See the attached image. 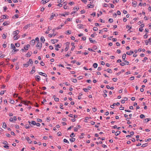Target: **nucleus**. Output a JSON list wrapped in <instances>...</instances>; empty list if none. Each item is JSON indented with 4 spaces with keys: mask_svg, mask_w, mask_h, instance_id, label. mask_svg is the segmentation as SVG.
<instances>
[{
    "mask_svg": "<svg viewBox=\"0 0 151 151\" xmlns=\"http://www.w3.org/2000/svg\"><path fill=\"white\" fill-rule=\"evenodd\" d=\"M7 127L6 124L5 122L3 123V128H5Z\"/></svg>",
    "mask_w": 151,
    "mask_h": 151,
    "instance_id": "nucleus-24",
    "label": "nucleus"
},
{
    "mask_svg": "<svg viewBox=\"0 0 151 151\" xmlns=\"http://www.w3.org/2000/svg\"><path fill=\"white\" fill-rule=\"evenodd\" d=\"M25 128L26 129H29L30 128V127L28 124H26V125Z\"/></svg>",
    "mask_w": 151,
    "mask_h": 151,
    "instance_id": "nucleus-54",
    "label": "nucleus"
},
{
    "mask_svg": "<svg viewBox=\"0 0 151 151\" xmlns=\"http://www.w3.org/2000/svg\"><path fill=\"white\" fill-rule=\"evenodd\" d=\"M132 4L133 5V6L134 7H135L136 6L137 2L136 1H134L132 2Z\"/></svg>",
    "mask_w": 151,
    "mask_h": 151,
    "instance_id": "nucleus-16",
    "label": "nucleus"
},
{
    "mask_svg": "<svg viewBox=\"0 0 151 151\" xmlns=\"http://www.w3.org/2000/svg\"><path fill=\"white\" fill-rule=\"evenodd\" d=\"M2 37H3V39H5L6 38V35L5 34H4L3 35Z\"/></svg>",
    "mask_w": 151,
    "mask_h": 151,
    "instance_id": "nucleus-56",
    "label": "nucleus"
},
{
    "mask_svg": "<svg viewBox=\"0 0 151 151\" xmlns=\"http://www.w3.org/2000/svg\"><path fill=\"white\" fill-rule=\"evenodd\" d=\"M112 80L114 82H116L117 80V79L116 78H114L112 79Z\"/></svg>",
    "mask_w": 151,
    "mask_h": 151,
    "instance_id": "nucleus-60",
    "label": "nucleus"
},
{
    "mask_svg": "<svg viewBox=\"0 0 151 151\" xmlns=\"http://www.w3.org/2000/svg\"><path fill=\"white\" fill-rule=\"evenodd\" d=\"M40 64H41V65L42 66H43L44 65H45V64L44 63H43V61H41V62L40 63Z\"/></svg>",
    "mask_w": 151,
    "mask_h": 151,
    "instance_id": "nucleus-53",
    "label": "nucleus"
},
{
    "mask_svg": "<svg viewBox=\"0 0 151 151\" xmlns=\"http://www.w3.org/2000/svg\"><path fill=\"white\" fill-rule=\"evenodd\" d=\"M151 120V119L150 118H147L145 119V122H148L149 121H150Z\"/></svg>",
    "mask_w": 151,
    "mask_h": 151,
    "instance_id": "nucleus-31",
    "label": "nucleus"
},
{
    "mask_svg": "<svg viewBox=\"0 0 151 151\" xmlns=\"http://www.w3.org/2000/svg\"><path fill=\"white\" fill-rule=\"evenodd\" d=\"M63 25H60V26L58 27L57 28V29H60L61 28V27H62Z\"/></svg>",
    "mask_w": 151,
    "mask_h": 151,
    "instance_id": "nucleus-43",
    "label": "nucleus"
},
{
    "mask_svg": "<svg viewBox=\"0 0 151 151\" xmlns=\"http://www.w3.org/2000/svg\"><path fill=\"white\" fill-rule=\"evenodd\" d=\"M42 120L40 119H37V121L38 122H42Z\"/></svg>",
    "mask_w": 151,
    "mask_h": 151,
    "instance_id": "nucleus-47",
    "label": "nucleus"
},
{
    "mask_svg": "<svg viewBox=\"0 0 151 151\" xmlns=\"http://www.w3.org/2000/svg\"><path fill=\"white\" fill-rule=\"evenodd\" d=\"M96 108H92V110L94 112H95L96 111Z\"/></svg>",
    "mask_w": 151,
    "mask_h": 151,
    "instance_id": "nucleus-59",
    "label": "nucleus"
},
{
    "mask_svg": "<svg viewBox=\"0 0 151 151\" xmlns=\"http://www.w3.org/2000/svg\"><path fill=\"white\" fill-rule=\"evenodd\" d=\"M113 19L112 18H110L109 20V21L110 23L113 22Z\"/></svg>",
    "mask_w": 151,
    "mask_h": 151,
    "instance_id": "nucleus-46",
    "label": "nucleus"
},
{
    "mask_svg": "<svg viewBox=\"0 0 151 151\" xmlns=\"http://www.w3.org/2000/svg\"><path fill=\"white\" fill-rule=\"evenodd\" d=\"M31 124H33V125H35L36 124V123L35 121H32L31 122Z\"/></svg>",
    "mask_w": 151,
    "mask_h": 151,
    "instance_id": "nucleus-44",
    "label": "nucleus"
},
{
    "mask_svg": "<svg viewBox=\"0 0 151 151\" xmlns=\"http://www.w3.org/2000/svg\"><path fill=\"white\" fill-rule=\"evenodd\" d=\"M89 119V118L88 117H85V122H87V120Z\"/></svg>",
    "mask_w": 151,
    "mask_h": 151,
    "instance_id": "nucleus-51",
    "label": "nucleus"
},
{
    "mask_svg": "<svg viewBox=\"0 0 151 151\" xmlns=\"http://www.w3.org/2000/svg\"><path fill=\"white\" fill-rule=\"evenodd\" d=\"M93 29L94 31H96L98 30V29L96 27H94L93 28Z\"/></svg>",
    "mask_w": 151,
    "mask_h": 151,
    "instance_id": "nucleus-39",
    "label": "nucleus"
},
{
    "mask_svg": "<svg viewBox=\"0 0 151 151\" xmlns=\"http://www.w3.org/2000/svg\"><path fill=\"white\" fill-rule=\"evenodd\" d=\"M104 71H106L109 73H112V70L111 69L108 68L107 70H104Z\"/></svg>",
    "mask_w": 151,
    "mask_h": 151,
    "instance_id": "nucleus-17",
    "label": "nucleus"
},
{
    "mask_svg": "<svg viewBox=\"0 0 151 151\" xmlns=\"http://www.w3.org/2000/svg\"><path fill=\"white\" fill-rule=\"evenodd\" d=\"M124 70H122L121 71H120L118 73H117V75H119L122 72H124Z\"/></svg>",
    "mask_w": 151,
    "mask_h": 151,
    "instance_id": "nucleus-30",
    "label": "nucleus"
},
{
    "mask_svg": "<svg viewBox=\"0 0 151 151\" xmlns=\"http://www.w3.org/2000/svg\"><path fill=\"white\" fill-rule=\"evenodd\" d=\"M71 33V31H70L69 30H68L66 32V33H65V34L67 35H69Z\"/></svg>",
    "mask_w": 151,
    "mask_h": 151,
    "instance_id": "nucleus-33",
    "label": "nucleus"
},
{
    "mask_svg": "<svg viewBox=\"0 0 151 151\" xmlns=\"http://www.w3.org/2000/svg\"><path fill=\"white\" fill-rule=\"evenodd\" d=\"M58 15V14H53V13L50 16V20H52L54 16H57Z\"/></svg>",
    "mask_w": 151,
    "mask_h": 151,
    "instance_id": "nucleus-6",
    "label": "nucleus"
},
{
    "mask_svg": "<svg viewBox=\"0 0 151 151\" xmlns=\"http://www.w3.org/2000/svg\"><path fill=\"white\" fill-rule=\"evenodd\" d=\"M120 133L121 132L120 131H117L116 132V133L115 134V135L116 136H118L120 134Z\"/></svg>",
    "mask_w": 151,
    "mask_h": 151,
    "instance_id": "nucleus-25",
    "label": "nucleus"
},
{
    "mask_svg": "<svg viewBox=\"0 0 151 151\" xmlns=\"http://www.w3.org/2000/svg\"><path fill=\"white\" fill-rule=\"evenodd\" d=\"M78 28L79 29L83 28V25L82 24H79L78 25Z\"/></svg>",
    "mask_w": 151,
    "mask_h": 151,
    "instance_id": "nucleus-22",
    "label": "nucleus"
},
{
    "mask_svg": "<svg viewBox=\"0 0 151 151\" xmlns=\"http://www.w3.org/2000/svg\"><path fill=\"white\" fill-rule=\"evenodd\" d=\"M69 48V46H66V47L65 49V51H67L68 49Z\"/></svg>",
    "mask_w": 151,
    "mask_h": 151,
    "instance_id": "nucleus-49",
    "label": "nucleus"
},
{
    "mask_svg": "<svg viewBox=\"0 0 151 151\" xmlns=\"http://www.w3.org/2000/svg\"><path fill=\"white\" fill-rule=\"evenodd\" d=\"M26 139L27 141L29 143L31 144L32 143V141L30 140L29 138V137H27L26 138Z\"/></svg>",
    "mask_w": 151,
    "mask_h": 151,
    "instance_id": "nucleus-10",
    "label": "nucleus"
},
{
    "mask_svg": "<svg viewBox=\"0 0 151 151\" xmlns=\"http://www.w3.org/2000/svg\"><path fill=\"white\" fill-rule=\"evenodd\" d=\"M35 72V70H34V69H32L30 73L32 74L33 73H34Z\"/></svg>",
    "mask_w": 151,
    "mask_h": 151,
    "instance_id": "nucleus-57",
    "label": "nucleus"
},
{
    "mask_svg": "<svg viewBox=\"0 0 151 151\" xmlns=\"http://www.w3.org/2000/svg\"><path fill=\"white\" fill-rule=\"evenodd\" d=\"M48 1H49V0H42L41 1V2H42V3L43 4L48 2Z\"/></svg>",
    "mask_w": 151,
    "mask_h": 151,
    "instance_id": "nucleus-14",
    "label": "nucleus"
},
{
    "mask_svg": "<svg viewBox=\"0 0 151 151\" xmlns=\"http://www.w3.org/2000/svg\"><path fill=\"white\" fill-rule=\"evenodd\" d=\"M33 62L32 60L30 59H29V60L26 63L24 64L23 65L24 67H27L29 66V63L31 64H32L33 63Z\"/></svg>",
    "mask_w": 151,
    "mask_h": 151,
    "instance_id": "nucleus-1",
    "label": "nucleus"
},
{
    "mask_svg": "<svg viewBox=\"0 0 151 151\" xmlns=\"http://www.w3.org/2000/svg\"><path fill=\"white\" fill-rule=\"evenodd\" d=\"M145 117V116L143 114H141L140 115V117L141 119H143Z\"/></svg>",
    "mask_w": 151,
    "mask_h": 151,
    "instance_id": "nucleus-35",
    "label": "nucleus"
},
{
    "mask_svg": "<svg viewBox=\"0 0 151 151\" xmlns=\"http://www.w3.org/2000/svg\"><path fill=\"white\" fill-rule=\"evenodd\" d=\"M98 66V64L96 63H94L93 65V66L94 68H96Z\"/></svg>",
    "mask_w": 151,
    "mask_h": 151,
    "instance_id": "nucleus-28",
    "label": "nucleus"
},
{
    "mask_svg": "<svg viewBox=\"0 0 151 151\" xmlns=\"http://www.w3.org/2000/svg\"><path fill=\"white\" fill-rule=\"evenodd\" d=\"M89 40L91 43H96L97 42L95 40H92V38H91L89 37Z\"/></svg>",
    "mask_w": 151,
    "mask_h": 151,
    "instance_id": "nucleus-9",
    "label": "nucleus"
},
{
    "mask_svg": "<svg viewBox=\"0 0 151 151\" xmlns=\"http://www.w3.org/2000/svg\"><path fill=\"white\" fill-rule=\"evenodd\" d=\"M40 40L43 43H44L45 41V39L44 37L42 36L41 37Z\"/></svg>",
    "mask_w": 151,
    "mask_h": 151,
    "instance_id": "nucleus-20",
    "label": "nucleus"
},
{
    "mask_svg": "<svg viewBox=\"0 0 151 151\" xmlns=\"http://www.w3.org/2000/svg\"><path fill=\"white\" fill-rule=\"evenodd\" d=\"M36 47H38L39 49H41L42 47V44L39 42L36 45Z\"/></svg>",
    "mask_w": 151,
    "mask_h": 151,
    "instance_id": "nucleus-3",
    "label": "nucleus"
},
{
    "mask_svg": "<svg viewBox=\"0 0 151 151\" xmlns=\"http://www.w3.org/2000/svg\"><path fill=\"white\" fill-rule=\"evenodd\" d=\"M71 81L74 83H76L77 81V80L76 79L71 78Z\"/></svg>",
    "mask_w": 151,
    "mask_h": 151,
    "instance_id": "nucleus-27",
    "label": "nucleus"
},
{
    "mask_svg": "<svg viewBox=\"0 0 151 151\" xmlns=\"http://www.w3.org/2000/svg\"><path fill=\"white\" fill-rule=\"evenodd\" d=\"M30 47V45L29 44H28L26 46H24V48L25 50V52H26L28 50V48Z\"/></svg>",
    "mask_w": 151,
    "mask_h": 151,
    "instance_id": "nucleus-4",
    "label": "nucleus"
},
{
    "mask_svg": "<svg viewBox=\"0 0 151 151\" xmlns=\"http://www.w3.org/2000/svg\"><path fill=\"white\" fill-rule=\"evenodd\" d=\"M10 102L12 104H13L14 103V101L13 100H11Z\"/></svg>",
    "mask_w": 151,
    "mask_h": 151,
    "instance_id": "nucleus-52",
    "label": "nucleus"
},
{
    "mask_svg": "<svg viewBox=\"0 0 151 151\" xmlns=\"http://www.w3.org/2000/svg\"><path fill=\"white\" fill-rule=\"evenodd\" d=\"M54 46L56 47H57L58 48H60V45L59 44H58L57 45H55Z\"/></svg>",
    "mask_w": 151,
    "mask_h": 151,
    "instance_id": "nucleus-45",
    "label": "nucleus"
},
{
    "mask_svg": "<svg viewBox=\"0 0 151 151\" xmlns=\"http://www.w3.org/2000/svg\"><path fill=\"white\" fill-rule=\"evenodd\" d=\"M2 143L5 145H7L8 144L7 142L5 141H4Z\"/></svg>",
    "mask_w": 151,
    "mask_h": 151,
    "instance_id": "nucleus-36",
    "label": "nucleus"
},
{
    "mask_svg": "<svg viewBox=\"0 0 151 151\" xmlns=\"http://www.w3.org/2000/svg\"><path fill=\"white\" fill-rule=\"evenodd\" d=\"M147 145V143H145L142 145V147H144Z\"/></svg>",
    "mask_w": 151,
    "mask_h": 151,
    "instance_id": "nucleus-34",
    "label": "nucleus"
},
{
    "mask_svg": "<svg viewBox=\"0 0 151 151\" xmlns=\"http://www.w3.org/2000/svg\"><path fill=\"white\" fill-rule=\"evenodd\" d=\"M39 74L40 75H42L43 76H45V77L47 76V75L46 73H43L42 72H39Z\"/></svg>",
    "mask_w": 151,
    "mask_h": 151,
    "instance_id": "nucleus-13",
    "label": "nucleus"
},
{
    "mask_svg": "<svg viewBox=\"0 0 151 151\" xmlns=\"http://www.w3.org/2000/svg\"><path fill=\"white\" fill-rule=\"evenodd\" d=\"M75 139L74 138H72L70 139V140L71 142H73L75 140Z\"/></svg>",
    "mask_w": 151,
    "mask_h": 151,
    "instance_id": "nucleus-29",
    "label": "nucleus"
},
{
    "mask_svg": "<svg viewBox=\"0 0 151 151\" xmlns=\"http://www.w3.org/2000/svg\"><path fill=\"white\" fill-rule=\"evenodd\" d=\"M126 55L125 54H124L122 56V58L123 59H125Z\"/></svg>",
    "mask_w": 151,
    "mask_h": 151,
    "instance_id": "nucleus-32",
    "label": "nucleus"
},
{
    "mask_svg": "<svg viewBox=\"0 0 151 151\" xmlns=\"http://www.w3.org/2000/svg\"><path fill=\"white\" fill-rule=\"evenodd\" d=\"M145 43L146 45H147L148 43L149 42V41H148L147 40H145Z\"/></svg>",
    "mask_w": 151,
    "mask_h": 151,
    "instance_id": "nucleus-62",
    "label": "nucleus"
},
{
    "mask_svg": "<svg viewBox=\"0 0 151 151\" xmlns=\"http://www.w3.org/2000/svg\"><path fill=\"white\" fill-rule=\"evenodd\" d=\"M31 54H30V53L29 52H28L26 54V55L27 57H29L31 55V54H32V52H31Z\"/></svg>",
    "mask_w": 151,
    "mask_h": 151,
    "instance_id": "nucleus-26",
    "label": "nucleus"
},
{
    "mask_svg": "<svg viewBox=\"0 0 151 151\" xmlns=\"http://www.w3.org/2000/svg\"><path fill=\"white\" fill-rule=\"evenodd\" d=\"M75 134L74 133H72L70 135V137L73 138V137H74Z\"/></svg>",
    "mask_w": 151,
    "mask_h": 151,
    "instance_id": "nucleus-38",
    "label": "nucleus"
},
{
    "mask_svg": "<svg viewBox=\"0 0 151 151\" xmlns=\"http://www.w3.org/2000/svg\"><path fill=\"white\" fill-rule=\"evenodd\" d=\"M9 23H10L8 21H7V22L6 21L5 22L3 23V25L4 26H6L8 25H9Z\"/></svg>",
    "mask_w": 151,
    "mask_h": 151,
    "instance_id": "nucleus-12",
    "label": "nucleus"
},
{
    "mask_svg": "<svg viewBox=\"0 0 151 151\" xmlns=\"http://www.w3.org/2000/svg\"><path fill=\"white\" fill-rule=\"evenodd\" d=\"M64 0H58V3H62L63 2Z\"/></svg>",
    "mask_w": 151,
    "mask_h": 151,
    "instance_id": "nucleus-40",
    "label": "nucleus"
},
{
    "mask_svg": "<svg viewBox=\"0 0 151 151\" xmlns=\"http://www.w3.org/2000/svg\"><path fill=\"white\" fill-rule=\"evenodd\" d=\"M20 37V36L19 35H15L13 37V39L14 40H17Z\"/></svg>",
    "mask_w": 151,
    "mask_h": 151,
    "instance_id": "nucleus-5",
    "label": "nucleus"
},
{
    "mask_svg": "<svg viewBox=\"0 0 151 151\" xmlns=\"http://www.w3.org/2000/svg\"><path fill=\"white\" fill-rule=\"evenodd\" d=\"M147 33H146L144 36V38H147V37H148V35H147Z\"/></svg>",
    "mask_w": 151,
    "mask_h": 151,
    "instance_id": "nucleus-48",
    "label": "nucleus"
},
{
    "mask_svg": "<svg viewBox=\"0 0 151 151\" xmlns=\"http://www.w3.org/2000/svg\"><path fill=\"white\" fill-rule=\"evenodd\" d=\"M120 64L122 66H124V65H126V64H125L124 63H120Z\"/></svg>",
    "mask_w": 151,
    "mask_h": 151,
    "instance_id": "nucleus-61",
    "label": "nucleus"
},
{
    "mask_svg": "<svg viewBox=\"0 0 151 151\" xmlns=\"http://www.w3.org/2000/svg\"><path fill=\"white\" fill-rule=\"evenodd\" d=\"M31 25V24H28L26 26H25L24 28L26 29H27L28 27H30Z\"/></svg>",
    "mask_w": 151,
    "mask_h": 151,
    "instance_id": "nucleus-21",
    "label": "nucleus"
},
{
    "mask_svg": "<svg viewBox=\"0 0 151 151\" xmlns=\"http://www.w3.org/2000/svg\"><path fill=\"white\" fill-rule=\"evenodd\" d=\"M11 47L13 49L14 52H17L19 50L18 49H16V47L13 44H11Z\"/></svg>",
    "mask_w": 151,
    "mask_h": 151,
    "instance_id": "nucleus-2",
    "label": "nucleus"
},
{
    "mask_svg": "<svg viewBox=\"0 0 151 151\" xmlns=\"http://www.w3.org/2000/svg\"><path fill=\"white\" fill-rule=\"evenodd\" d=\"M35 79L37 81H40V77L39 76H36L35 77Z\"/></svg>",
    "mask_w": 151,
    "mask_h": 151,
    "instance_id": "nucleus-7",
    "label": "nucleus"
},
{
    "mask_svg": "<svg viewBox=\"0 0 151 151\" xmlns=\"http://www.w3.org/2000/svg\"><path fill=\"white\" fill-rule=\"evenodd\" d=\"M49 48L50 49L52 50L53 49V47L52 46L50 45L49 46Z\"/></svg>",
    "mask_w": 151,
    "mask_h": 151,
    "instance_id": "nucleus-63",
    "label": "nucleus"
},
{
    "mask_svg": "<svg viewBox=\"0 0 151 151\" xmlns=\"http://www.w3.org/2000/svg\"><path fill=\"white\" fill-rule=\"evenodd\" d=\"M147 57H145L144 59V60H142V62L144 63V62H145V61H146V60H147Z\"/></svg>",
    "mask_w": 151,
    "mask_h": 151,
    "instance_id": "nucleus-42",
    "label": "nucleus"
},
{
    "mask_svg": "<svg viewBox=\"0 0 151 151\" xmlns=\"http://www.w3.org/2000/svg\"><path fill=\"white\" fill-rule=\"evenodd\" d=\"M63 105L62 104H60V108L62 109H63Z\"/></svg>",
    "mask_w": 151,
    "mask_h": 151,
    "instance_id": "nucleus-55",
    "label": "nucleus"
},
{
    "mask_svg": "<svg viewBox=\"0 0 151 151\" xmlns=\"http://www.w3.org/2000/svg\"><path fill=\"white\" fill-rule=\"evenodd\" d=\"M15 46H16V47H19V46H20V45L18 43H16L15 44Z\"/></svg>",
    "mask_w": 151,
    "mask_h": 151,
    "instance_id": "nucleus-64",
    "label": "nucleus"
},
{
    "mask_svg": "<svg viewBox=\"0 0 151 151\" xmlns=\"http://www.w3.org/2000/svg\"><path fill=\"white\" fill-rule=\"evenodd\" d=\"M35 43V40H32L30 42V44L32 46H34Z\"/></svg>",
    "mask_w": 151,
    "mask_h": 151,
    "instance_id": "nucleus-11",
    "label": "nucleus"
},
{
    "mask_svg": "<svg viewBox=\"0 0 151 151\" xmlns=\"http://www.w3.org/2000/svg\"><path fill=\"white\" fill-rule=\"evenodd\" d=\"M58 40H52L51 42L52 44H55V43L58 42Z\"/></svg>",
    "mask_w": 151,
    "mask_h": 151,
    "instance_id": "nucleus-15",
    "label": "nucleus"
},
{
    "mask_svg": "<svg viewBox=\"0 0 151 151\" xmlns=\"http://www.w3.org/2000/svg\"><path fill=\"white\" fill-rule=\"evenodd\" d=\"M63 142H66V143H69V142H68V141L66 139H64Z\"/></svg>",
    "mask_w": 151,
    "mask_h": 151,
    "instance_id": "nucleus-41",
    "label": "nucleus"
},
{
    "mask_svg": "<svg viewBox=\"0 0 151 151\" xmlns=\"http://www.w3.org/2000/svg\"><path fill=\"white\" fill-rule=\"evenodd\" d=\"M116 105V103H114L112 105L110 106V107L112 108H114V106Z\"/></svg>",
    "mask_w": 151,
    "mask_h": 151,
    "instance_id": "nucleus-37",
    "label": "nucleus"
},
{
    "mask_svg": "<svg viewBox=\"0 0 151 151\" xmlns=\"http://www.w3.org/2000/svg\"><path fill=\"white\" fill-rule=\"evenodd\" d=\"M87 6L88 8H93V7L94 6L93 5L88 4L87 5Z\"/></svg>",
    "mask_w": 151,
    "mask_h": 151,
    "instance_id": "nucleus-23",
    "label": "nucleus"
},
{
    "mask_svg": "<svg viewBox=\"0 0 151 151\" xmlns=\"http://www.w3.org/2000/svg\"><path fill=\"white\" fill-rule=\"evenodd\" d=\"M91 88V86H88L87 87V88H84L83 90L86 92H87L88 90H89L90 88Z\"/></svg>",
    "mask_w": 151,
    "mask_h": 151,
    "instance_id": "nucleus-8",
    "label": "nucleus"
},
{
    "mask_svg": "<svg viewBox=\"0 0 151 151\" xmlns=\"http://www.w3.org/2000/svg\"><path fill=\"white\" fill-rule=\"evenodd\" d=\"M18 30H17L15 31H14L13 34L14 35H17L18 34Z\"/></svg>",
    "mask_w": 151,
    "mask_h": 151,
    "instance_id": "nucleus-19",
    "label": "nucleus"
},
{
    "mask_svg": "<svg viewBox=\"0 0 151 151\" xmlns=\"http://www.w3.org/2000/svg\"><path fill=\"white\" fill-rule=\"evenodd\" d=\"M134 53V52L133 51H130V52H127L126 54L129 55H131V54H132Z\"/></svg>",
    "mask_w": 151,
    "mask_h": 151,
    "instance_id": "nucleus-18",
    "label": "nucleus"
},
{
    "mask_svg": "<svg viewBox=\"0 0 151 151\" xmlns=\"http://www.w3.org/2000/svg\"><path fill=\"white\" fill-rule=\"evenodd\" d=\"M54 100L56 101H59V99L58 98H54Z\"/></svg>",
    "mask_w": 151,
    "mask_h": 151,
    "instance_id": "nucleus-50",
    "label": "nucleus"
},
{
    "mask_svg": "<svg viewBox=\"0 0 151 151\" xmlns=\"http://www.w3.org/2000/svg\"><path fill=\"white\" fill-rule=\"evenodd\" d=\"M119 0H114L113 1V3L114 4H115L116 2L117 3L118 2Z\"/></svg>",
    "mask_w": 151,
    "mask_h": 151,
    "instance_id": "nucleus-58",
    "label": "nucleus"
}]
</instances>
